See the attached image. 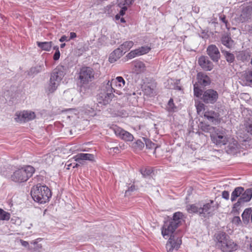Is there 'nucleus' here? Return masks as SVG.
<instances>
[{
  "mask_svg": "<svg viewBox=\"0 0 252 252\" xmlns=\"http://www.w3.org/2000/svg\"><path fill=\"white\" fill-rule=\"evenodd\" d=\"M178 227L169 220L165 221L162 227L161 234L162 236L164 237L166 236H170L166 245V248L168 252H172L174 249L177 250L182 244L181 238L173 234Z\"/></svg>",
  "mask_w": 252,
  "mask_h": 252,
  "instance_id": "obj_1",
  "label": "nucleus"
},
{
  "mask_svg": "<svg viewBox=\"0 0 252 252\" xmlns=\"http://www.w3.org/2000/svg\"><path fill=\"white\" fill-rule=\"evenodd\" d=\"M65 69L63 66H58L51 73L49 82L45 89L47 95L53 93L60 85L65 75Z\"/></svg>",
  "mask_w": 252,
  "mask_h": 252,
  "instance_id": "obj_2",
  "label": "nucleus"
},
{
  "mask_svg": "<svg viewBox=\"0 0 252 252\" xmlns=\"http://www.w3.org/2000/svg\"><path fill=\"white\" fill-rule=\"evenodd\" d=\"M31 194L35 201L40 204L48 201L52 195L50 189L47 186L40 184L32 187Z\"/></svg>",
  "mask_w": 252,
  "mask_h": 252,
  "instance_id": "obj_3",
  "label": "nucleus"
},
{
  "mask_svg": "<svg viewBox=\"0 0 252 252\" xmlns=\"http://www.w3.org/2000/svg\"><path fill=\"white\" fill-rule=\"evenodd\" d=\"M35 172L34 167L31 165L24 166L16 170L11 176V180L16 183L26 182Z\"/></svg>",
  "mask_w": 252,
  "mask_h": 252,
  "instance_id": "obj_4",
  "label": "nucleus"
},
{
  "mask_svg": "<svg viewBox=\"0 0 252 252\" xmlns=\"http://www.w3.org/2000/svg\"><path fill=\"white\" fill-rule=\"evenodd\" d=\"M114 96L113 88L110 85L104 84L97 96V101L98 103L106 105L110 102Z\"/></svg>",
  "mask_w": 252,
  "mask_h": 252,
  "instance_id": "obj_5",
  "label": "nucleus"
},
{
  "mask_svg": "<svg viewBox=\"0 0 252 252\" xmlns=\"http://www.w3.org/2000/svg\"><path fill=\"white\" fill-rule=\"evenodd\" d=\"M94 71L93 68L89 66H83L80 68L79 73V79L83 84H88L94 79Z\"/></svg>",
  "mask_w": 252,
  "mask_h": 252,
  "instance_id": "obj_6",
  "label": "nucleus"
},
{
  "mask_svg": "<svg viewBox=\"0 0 252 252\" xmlns=\"http://www.w3.org/2000/svg\"><path fill=\"white\" fill-rule=\"evenodd\" d=\"M218 92L213 89H208L204 91L201 99L206 104H214L218 100Z\"/></svg>",
  "mask_w": 252,
  "mask_h": 252,
  "instance_id": "obj_7",
  "label": "nucleus"
},
{
  "mask_svg": "<svg viewBox=\"0 0 252 252\" xmlns=\"http://www.w3.org/2000/svg\"><path fill=\"white\" fill-rule=\"evenodd\" d=\"M111 128L113 130L116 135L126 141H132L134 137L129 132L126 131L116 125L112 126Z\"/></svg>",
  "mask_w": 252,
  "mask_h": 252,
  "instance_id": "obj_8",
  "label": "nucleus"
},
{
  "mask_svg": "<svg viewBox=\"0 0 252 252\" xmlns=\"http://www.w3.org/2000/svg\"><path fill=\"white\" fill-rule=\"evenodd\" d=\"M213 204H214V201L210 200L209 202L204 204L203 206L200 205L199 216L204 218L212 216L215 211Z\"/></svg>",
  "mask_w": 252,
  "mask_h": 252,
  "instance_id": "obj_9",
  "label": "nucleus"
},
{
  "mask_svg": "<svg viewBox=\"0 0 252 252\" xmlns=\"http://www.w3.org/2000/svg\"><path fill=\"white\" fill-rule=\"evenodd\" d=\"M35 118L34 112L31 111H23L16 113L15 120L17 122H26L33 120Z\"/></svg>",
  "mask_w": 252,
  "mask_h": 252,
  "instance_id": "obj_10",
  "label": "nucleus"
},
{
  "mask_svg": "<svg viewBox=\"0 0 252 252\" xmlns=\"http://www.w3.org/2000/svg\"><path fill=\"white\" fill-rule=\"evenodd\" d=\"M207 54L215 63L218 62L220 58V54L218 48L214 44L210 45L207 48Z\"/></svg>",
  "mask_w": 252,
  "mask_h": 252,
  "instance_id": "obj_11",
  "label": "nucleus"
},
{
  "mask_svg": "<svg viewBox=\"0 0 252 252\" xmlns=\"http://www.w3.org/2000/svg\"><path fill=\"white\" fill-rule=\"evenodd\" d=\"M108 84L113 88V93L119 94L117 89H121L124 87L125 85V81L122 77L119 76L115 79H113L110 82L109 81L106 84Z\"/></svg>",
  "mask_w": 252,
  "mask_h": 252,
  "instance_id": "obj_12",
  "label": "nucleus"
},
{
  "mask_svg": "<svg viewBox=\"0 0 252 252\" xmlns=\"http://www.w3.org/2000/svg\"><path fill=\"white\" fill-rule=\"evenodd\" d=\"M134 0H117L118 6L121 8L119 14L115 16L116 20H119L121 16L125 14L126 11L127 9V7L131 5L133 2Z\"/></svg>",
  "mask_w": 252,
  "mask_h": 252,
  "instance_id": "obj_13",
  "label": "nucleus"
},
{
  "mask_svg": "<svg viewBox=\"0 0 252 252\" xmlns=\"http://www.w3.org/2000/svg\"><path fill=\"white\" fill-rule=\"evenodd\" d=\"M198 63L201 67L205 71H210L214 67L213 63L206 56H201L198 59Z\"/></svg>",
  "mask_w": 252,
  "mask_h": 252,
  "instance_id": "obj_14",
  "label": "nucleus"
},
{
  "mask_svg": "<svg viewBox=\"0 0 252 252\" xmlns=\"http://www.w3.org/2000/svg\"><path fill=\"white\" fill-rule=\"evenodd\" d=\"M224 243L220 248L223 252H232L237 249L238 245L232 240L230 239V238L227 239Z\"/></svg>",
  "mask_w": 252,
  "mask_h": 252,
  "instance_id": "obj_15",
  "label": "nucleus"
},
{
  "mask_svg": "<svg viewBox=\"0 0 252 252\" xmlns=\"http://www.w3.org/2000/svg\"><path fill=\"white\" fill-rule=\"evenodd\" d=\"M242 128L238 130L237 134L240 137H242V135L244 132L242 129H244L247 133L252 134V119H248L246 120L244 125L242 126Z\"/></svg>",
  "mask_w": 252,
  "mask_h": 252,
  "instance_id": "obj_16",
  "label": "nucleus"
},
{
  "mask_svg": "<svg viewBox=\"0 0 252 252\" xmlns=\"http://www.w3.org/2000/svg\"><path fill=\"white\" fill-rule=\"evenodd\" d=\"M215 241L217 246L220 248L221 245L224 244L225 241L229 238V236L224 232L220 231L215 234Z\"/></svg>",
  "mask_w": 252,
  "mask_h": 252,
  "instance_id": "obj_17",
  "label": "nucleus"
},
{
  "mask_svg": "<svg viewBox=\"0 0 252 252\" xmlns=\"http://www.w3.org/2000/svg\"><path fill=\"white\" fill-rule=\"evenodd\" d=\"M197 78L198 80L197 84L199 85L206 87L210 84L211 80L209 77L202 72L197 74Z\"/></svg>",
  "mask_w": 252,
  "mask_h": 252,
  "instance_id": "obj_18",
  "label": "nucleus"
},
{
  "mask_svg": "<svg viewBox=\"0 0 252 252\" xmlns=\"http://www.w3.org/2000/svg\"><path fill=\"white\" fill-rule=\"evenodd\" d=\"M94 158L93 154L80 153L75 156V161L82 164L84 160L94 161Z\"/></svg>",
  "mask_w": 252,
  "mask_h": 252,
  "instance_id": "obj_19",
  "label": "nucleus"
},
{
  "mask_svg": "<svg viewBox=\"0 0 252 252\" xmlns=\"http://www.w3.org/2000/svg\"><path fill=\"white\" fill-rule=\"evenodd\" d=\"M131 67L136 74H139L145 69L144 63L140 61H135L131 63Z\"/></svg>",
  "mask_w": 252,
  "mask_h": 252,
  "instance_id": "obj_20",
  "label": "nucleus"
},
{
  "mask_svg": "<svg viewBox=\"0 0 252 252\" xmlns=\"http://www.w3.org/2000/svg\"><path fill=\"white\" fill-rule=\"evenodd\" d=\"M252 17V12L249 6H246L242 9L241 14L240 16V19L242 22L248 21Z\"/></svg>",
  "mask_w": 252,
  "mask_h": 252,
  "instance_id": "obj_21",
  "label": "nucleus"
},
{
  "mask_svg": "<svg viewBox=\"0 0 252 252\" xmlns=\"http://www.w3.org/2000/svg\"><path fill=\"white\" fill-rule=\"evenodd\" d=\"M204 117L209 121L216 124L218 122L220 115L214 111H207L204 113Z\"/></svg>",
  "mask_w": 252,
  "mask_h": 252,
  "instance_id": "obj_22",
  "label": "nucleus"
},
{
  "mask_svg": "<svg viewBox=\"0 0 252 252\" xmlns=\"http://www.w3.org/2000/svg\"><path fill=\"white\" fill-rule=\"evenodd\" d=\"M124 54V53L121 50V48L118 47L110 54L109 57V61L111 63H114L120 59Z\"/></svg>",
  "mask_w": 252,
  "mask_h": 252,
  "instance_id": "obj_23",
  "label": "nucleus"
},
{
  "mask_svg": "<svg viewBox=\"0 0 252 252\" xmlns=\"http://www.w3.org/2000/svg\"><path fill=\"white\" fill-rule=\"evenodd\" d=\"M220 41L221 43L228 48H231L233 45L234 41L229 34H223L220 38Z\"/></svg>",
  "mask_w": 252,
  "mask_h": 252,
  "instance_id": "obj_24",
  "label": "nucleus"
},
{
  "mask_svg": "<svg viewBox=\"0 0 252 252\" xmlns=\"http://www.w3.org/2000/svg\"><path fill=\"white\" fill-rule=\"evenodd\" d=\"M238 149L239 145L237 141L232 139V141L230 142L227 146L226 152L230 154H235Z\"/></svg>",
  "mask_w": 252,
  "mask_h": 252,
  "instance_id": "obj_25",
  "label": "nucleus"
},
{
  "mask_svg": "<svg viewBox=\"0 0 252 252\" xmlns=\"http://www.w3.org/2000/svg\"><path fill=\"white\" fill-rule=\"evenodd\" d=\"M184 215L182 213L180 212H177L173 214V218L169 220L173 222V223L176 225L177 227H179L180 225L181 224L182 221L183 219Z\"/></svg>",
  "mask_w": 252,
  "mask_h": 252,
  "instance_id": "obj_26",
  "label": "nucleus"
},
{
  "mask_svg": "<svg viewBox=\"0 0 252 252\" xmlns=\"http://www.w3.org/2000/svg\"><path fill=\"white\" fill-rule=\"evenodd\" d=\"M252 197V188H249L243 192L242 195L239 197L244 203L250 201Z\"/></svg>",
  "mask_w": 252,
  "mask_h": 252,
  "instance_id": "obj_27",
  "label": "nucleus"
},
{
  "mask_svg": "<svg viewBox=\"0 0 252 252\" xmlns=\"http://www.w3.org/2000/svg\"><path fill=\"white\" fill-rule=\"evenodd\" d=\"M242 80L243 84L246 86L252 85V71H248L242 75Z\"/></svg>",
  "mask_w": 252,
  "mask_h": 252,
  "instance_id": "obj_28",
  "label": "nucleus"
},
{
  "mask_svg": "<svg viewBox=\"0 0 252 252\" xmlns=\"http://www.w3.org/2000/svg\"><path fill=\"white\" fill-rule=\"evenodd\" d=\"M200 205L199 204H189L186 206L187 211L190 214H197L199 216Z\"/></svg>",
  "mask_w": 252,
  "mask_h": 252,
  "instance_id": "obj_29",
  "label": "nucleus"
},
{
  "mask_svg": "<svg viewBox=\"0 0 252 252\" xmlns=\"http://www.w3.org/2000/svg\"><path fill=\"white\" fill-rule=\"evenodd\" d=\"M244 190V189L241 187H238L235 188L234 190L232 191L231 195V200L232 202L235 201L236 199L242 195L243 192Z\"/></svg>",
  "mask_w": 252,
  "mask_h": 252,
  "instance_id": "obj_30",
  "label": "nucleus"
},
{
  "mask_svg": "<svg viewBox=\"0 0 252 252\" xmlns=\"http://www.w3.org/2000/svg\"><path fill=\"white\" fill-rule=\"evenodd\" d=\"M214 141L216 145L221 146L225 145L228 141V140L225 135L222 134H217L214 137Z\"/></svg>",
  "mask_w": 252,
  "mask_h": 252,
  "instance_id": "obj_31",
  "label": "nucleus"
},
{
  "mask_svg": "<svg viewBox=\"0 0 252 252\" xmlns=\"http://www.w3.org/2000/svg\"><path fill=\"white\" fill-rule=\"evenodd\" d=\"M36 44L37 46L42 50L45 51H50L52 47L53 43L52 41L48 42H40L37 41Z\"/></svg>",
  "mask_w": 252,
  "mask_h": 252,
  "instance_id": "obj_32",
  "label": "nucleus"
},
{
  "mask_svg": "<svg viewBox=\"0 0 252 252\" xmlns=\"http://www.w3.org/2000/svg\"><path fill=\"white\" fill-rule=\"evenodd\" d=\"M221 51L225 59L229 64L234 62L235 58L233 53L222 49H221Z\"/></svg>",
  "mask_w": 252,
  "mask_h": 252,
  "instance_id": "obj_33",
  "label": "nucleus"
},
{
  "mask_svg": "<svg viewBox=\"0 0 252 252\" xmlns=\"http://www.w3.org/2000/svg\"><path fill=\"white\" fill-rule=\"evenodd\" d=\"M244 204L245 203L239 198L237 202L234 204L232 208L231 213L236 215L239 214L241 208L244 206Z\"/></svg>",
  "mask_w": 252,
  "mask_h": 252,
  "instance_id": "obj_34",
  "label": "nucleus"
},
{
  "mask_svg": "<svg viewBox=\"0 0 252 252\" xmlns=\"http://www.w3.org/2000/svg\"><path fill=\"white\" fill-rule=\"evenodd\" d=\"M252 212V210L251 208L246 209L243 212L242 217L244 223L248 224L249 223Z\"/></svg>",
  "mask_w": 252,
  "mask_h": 252,
  "instance_id": "obj_35",
  "label": "nucleus"
},
{
  "mask_svg": "<svg viewBox=\"0 0 252 252\" xmlns=\"http://www.w3.org/2000/svg\"><path fill=\"white\" fill-rule=\"evenodd\" d=\"M140 172L143 177L147 178L151 175L153 172V170L151 167H143L140 169Z\"/></svg>",
  "mask_w": 252,
  "mask_h": 252,
  "instance_id": "obj_36",
  "label": "nucleus"
},
{
  "mask_svg": "<svg viewBox=\"0 0 252 252\" xmlns=\"http://www.w3.org/2000/svg\"><path fill=\"white\" fill-rule=\"evenodd\" d=\"M44 69V66L43 64L41 65H37L34 67H32L31 68L29 74V75H33V74H36L38 73L39 72H41Z\"/></svg>",
  "mask_w": 252,
  "mask_h": 252,
  "instance_id": "obj_37",
  "label": "nucleus"
},
{
  "mask_svg": "<svg viewBox=\"0 0 252 252\" xmlns=\"http://www.w3.org/2000/svg\"><path fill=\"white\" fill-rule=\"evenodd\" d=\"M166 110L169 113H174L178 111V108L175 105L172 98L169 99L166 106Z\"/></svg>",
  "mask_w": 252,
  "mask_h": 252,
  "instance_id": "obj_38",
  "label": "nucleus"
},
{
  "mask_svg": "<svg viewBox=\"0 0 252 252\" xmlns=\"http://www.w3.org/2000/svg\"><path fill=\"white\" fill-rule=\"evenodd\" d=\"M133 44L134 43L132 41H126L121 45L119 47L121 48V50L125 53L126 51L129 50L133 46Z\"/></svg>",
  "mask_w": 252,
  "mask_h": 252,
  "instance_id": "obj_39",
  "label": "nucleus"
},
{
  "mask_svg": "<svg viewBox=\"0 0 252 252\" xmlns=\"http://www.w3.org/2000/svg\"><path fill=\"white\" fill-rule=\"evenodd\" d=\"M143 139L145 143L146 148L148 149L154 150L153 153L155 154L156 152V149L157 148L156 145L148 139L143 138Z\"/></svg>",
  "mask_w": 252,
  "mask_h": 252,
  "instance_id": "obj_40",
  "label": "nucleus"
},
{
  "mask_svg": "<svg viewBox=\"0 0 252 252\" xmlns=\"http://www.w3.org/2000/svg\"><path fill=\"white\" fill-rule=\"evenodd\" d=\"M199 85L196 83L195 84H194L193 87V92H194V95L196 97H200L202 96V94L204 92L201 89H200L199 88Z\"/></svg>",
  "mask_w": 252,
  "mask_h": 252,
  "instance_id": "obj_41",
  "label": "nucleus"
},
{
  "mask_svg": "<svg viewBox=\"0 0 252 252\" xmlns=\"http://www.w3.org/2000/svg\"><path fill=\"white\" fill-rule=\"evenodd\" d=\"M10 215L9 213L0 209V220H9Z\"/></svg>",
  "mask_w": 252,
  "mask_h": 252,
  "instance_id": "obj_42",
  "label": "nucleus"
},
{
  "mask_svg": "<svg viewBox=\"0 0 252 252\" xmlns=\"http://www.w3.org/2000/svg\"><path fill=\"white\" fill-rule=\"evenodd\" d=\"M139 56H140V54L139 53L138 49H136L134 50H132L129 53H128L126 56V57L128 59H132L136 57Z\"/></svg>",
  "mask_w": 252,
  "mask_h": 252,
  "instance_id": "obj_43",
  "label": "nucleus"
},
{
  "mask_svg": "<svg viewBox=\"0 0 252 252\" xmlns=\"http://www.w3.org/2000/svg\"><path fill=\"white\" fill-rule=\"evenodd\" d=\"M144 94L149 96H152L154 95L155 91L153 88L150 86H145L144 90Z\"/></svg>",
  "mask_w": 252,
  "mask_h": 252,
  "instance_id": "obj_44",
  "label": "nucleus"
},
{
  "mask_svg": "<svg viewBox=\"0 0 252 252\" xmlns=\"http://www.w3.org/2000/svg\"><path fill=\"white\" fill-rule=\"evenodd\" d=\"M140 56L148 53L151 50L148 46H142L137 49Z\"/></svg>",
  "mask_w": 252,
  "mask_h": 252,
  "instance_id": "obj_45",
  "label": "nucleus"
},
{
  "mask_svg": "<svg viewBox=\"0 0 252 252\" xmlns=\"http://www.w3.org/2000/svg\"><path fill=\"white\" fill-rule=\"evenodd\" d=\"M145 144L141 140H137L133 143V147L141 150L144 147Z\"/></svg>",
  "mask_w": 252,
  "mask_h": 252,
  "instance_id": "obj_46",
  "label": "nucleus"
},
{
  "mask_svg": "<svg viewBox=\"0 0 252 252\" xmlns=\"http://www.w3.org/2000/svg\"><path fill=\"white\" fill-rule=\"evenodd\" d=\"M251 55L249 52H244L241 56L243 61H248L251 59Z\"/></svg>",
  "mask_w": 252,
  "mask_h": 252,
  "instance_id": "obj_47",
  "label": "nucleus"
},
{
  "mask_svg": "<svg viewBox=\"0 0 252 252\" xmlns=\"http://www.w3.org/2000/svg\"><path fill=\"white\" fill-rule=\"evenodd\" d=\"M114 5L113 4H109V5H107L105 8H104V13L107 14H110L112 13V8L114 6Z\"/></svg>",
  "mask_w": 252,
  "mask_h": 252,
  "instance_id": "obj_48",
  "label": "nucleus"
},
{
  "mask_svg": "<svg viewBox=\"0 0 252 252\" xmlns=\"http://www.w3.org/2000/svg\"><path fill=\"white\" fill-rule=\"evenodd\" d=\"M197 112L201 111L204 108V104L202 103L199 102L198 104L195 105Z\"/></svg>",
  "mask_w": 252,
  "mask_h": 252,
  "instance_id": "obj_49",
  "label": "nucleus"
},
{
  "mask_svg": "<svg viewBox=\"0 0 252 252\" xmlns=\"http://www.w3.org/2000/svg\"><path fill=\"white\" fill-rule=\"evenodd\" d=\"M241 221L240 218L238 216L234 217L232 220V223L237 225L239 224Z\"/></svg>",
  "mask_w": 252,
  "mask_h": 252,
  "instance_id": "obj_50",
  "label": "nucleus"
},
{
  "mask_svg": "<svg viewBox=\"0 0 252 252\" xmlns=\"http://www.w3.org/2000/svg\"><path fill=\"white\" fill-rule=\"evenodd\" d=\"M20 242L23 246L25 247H28L29 250H32V248L30 247L29 244L27 241H25L23 240H20Z\"/></svg>",
  "mask_w": 252,
  "mask_h": 252,
  "instance_id": "obj_51",
  "label": "nucleus"
},
{
  "mask_svg": "<svg viewBox=\"0 0 252 252\" xmlns=\"http://www.w3.org/2000/svg\"><path fill=\"white\" fill-rule=\"evenodd\" d=\"M222 197L226 200H228L229 198V193L228 191L224 190L222 192Z\"/></svg>",
  "mask_w": 252,
  "mask_h": 252,
  "instance_id": "obj_52",
  "label": "nucleus"
},
{
  "mask_svg": "<svg viewBox=\"0 0 252 252\" xmlns=\"http://www.w3.org/2000/svg\"><path fill=\"white\" fill-rule=\"evenodd\" d=\"M60 57V52L59 50L56 51L53 56V59L55 61H57Z\"/></svg>",
  "mask_w": 252,
  "mask_h": 252,
  "instance_id": "obj_53",
  "label": "nucleus"
},
{
  "mask_svg": "<svg viewBox=\"0 0 252 252\" xmlns=\"http://www.w3.org/2000/svg\"><path fill=\"white\" fill-rule=\"evenodd\" d=\"M202 130L205 132H209L211 128V127L209 125H204L201 127Z\"/></svg>",
  "mask_w": 252,
  "mask_h": 252,
  "instance_id": "obj_54",
  "label": "nucleus"
},
{
  "mask_svg": "<svg viewBox=\"0 0 252 252\" xmlns=\"http://www.w3.org/2000/svg\"><path fill=\"white\" fill-rule=\"evenodd\" d=\"M220 20L224 23L226 25L227 24V21L226 20V17L223 14H221L220 15Z\"/></svg>",
  "mask_w": 252,
  "mask_h": 252,
  "instance_id": "obj_55",
  "label": "nucleus"
},
{
  "mask_svg": "<svg viewBox=\"0 0 252 252\" xmlns=\"http://www.w3.org/2000/svg\"><path fill=\"white\" fill-rule=\"evenodd\" d=\"M135 186H131L130 187H129L128 188V190H126V194H127V193L129 191H133L134 190H135Z\"/></svg>",
  "mask_w": 252,
  "mask_h": 252,
  "instance_id": "obj_56",
  "label": "nucleus"
},
{
  "mask_svg": "<svg viewBox=\"0 0 252 252\" xmlns=\"http://www.w3.org/2000/svg\"><path fill=\"white\" fill-rule=\"evenodd\" d=\"M69 39H67V37L65 35L62 36L61 38L59 39V41L61 42H63L64 41H68Z\"/></svg>",
  "mask_w": 252,
  "mask_h": 252,
  "instance_id": "obj_57",
  "label": "nucleus"
},
{
  "mask_svg": "<svg viewBox=\"0 0 252 252\" xmlns=\"http://www.w3.org/2000/svg\"><path fill=\"white\" fill-rule=\"evenodd\" d=\"M76 37V33L74 32H71L70 33V38L69 39V40L70 39H73L74 38H75Z\"/></svg>",
  "mask_w": 252,
  "mask_h": 252,
  "instance_id": "obj_58",
  "label": "nucleus"
},
{
  "mask_svg": "<svg viewBox=\"0 0 252 252\" xmlns=\"http://www.w3.org/2000/svg\"><path fill=\"white\" fill-rule=\"evenodd\" d=\"M110 150L111 151V150H112V151H113V152L114 153H118V152H119V148H118V147H113V148H110Z\"/></svg>",
  "mask_w": 252,
  "mask_h": 252,
  "instance_id": "obj_59",
  "label": "nucleus"
},
{
  "mask_svg": "<svg viewBox=\"0 0 252 252\" xmlns=\"http://www.w3.org/2000/svg\"><path fill=\"white\" fill-rule=\"evenodd\" d=\"M53 49L56 51L59 50V47L58 46H55L53 47Z\"/></svg>",
  "mask_w": 252,
  "mask_h": 252,
  "instance_id": "obj_60",
  "label": "nucleus"
},
{
  "mask_svg": "<svg viewBox=\"0 0 252 252\" xmlns=\"http://www.w3.org/2000/svg\"><path fill=\"white\" fill-rule=\"evenodd\" d=\"M65 43H62L61 44L60 47L61 48H63L65 47Z\"/></svg>",
  "mask_w": 252,
  "mask_h": 252,
  "instance_id": "obj_61",
  "label": "nucleus"
},
{
  "mask_svg": "<svg viewBox=\"0 0 252 252\" xmlns=\"http://www.w3.org/2000/svg\"><path fill=\"white\" fill-rule=\"evenodd\" d=\"M121 22L122 23H125L126 21L124 18H121Z\"/></svg>",
  "mask_w": 252,
  "mask_h": 252,
  "instance_id": "obj_62",
  "label": "nucleus"
},
{
  "mask_svg": "<svg viewBox=\"0 0 252 252\" xmlns=\"http://www.w3.org/2000/svg\"><path fill=\"white\" fill-rule=\"evenodd\" d=\"M248 6L250 7V8L251 9V10L252 12V2L249 5H248Z\"/></svg>",
  "mask_w": 252,
  "mask_h": 252,
  "instance_id": "obj_63",
  "label": "nucleus"
},
{
  "mask_svg": "<svg viewBox=\"0 0 252 252\" xmlns=\"http://www.w3.org/2000/svg\"><path fill=\"white\" fill-rule=\"evenodd\" d=\"M251 222H252V213L251 215Z\"/></svg>",
  "mask_w": 252,
  "mask_h": 252,
  "instance_id": "obj_64",
  "label": "nucleus"
}]
</instances>
